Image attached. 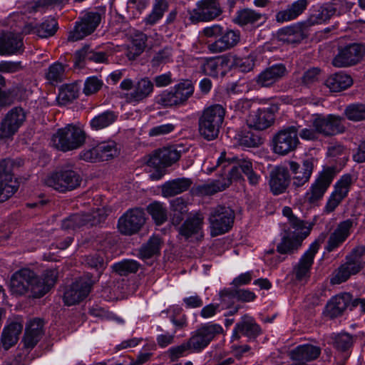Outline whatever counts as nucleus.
Here are the masks:
<instances>
[{"label": "nucleus", "instance_id": "9d476101", "mask_svg": "<svg viewBox=\"0 0 365 365\" xmlns=\"http://www.w3.org/2000/svg\"><path fill=\"white\" fill-rule=\"evenodd\" d=\"M365 48L362 44L353 43L339 48L338 53L332 60L336 68L348 67L359 63L363 58Z\"/></svg>", "mask_w": 365, "mask_h": 365}, {"label": "nucleus", "instance_id": "f257e3e1", "mask_svg": "<svg viewBox=\"0 0 365 365\" xmlns=\"http://www.w3.org/2000/svg\"><path fill=\"white\" fill-rule=\"evenodd\" d=\"M282 214L287 217L284 228L285 235L277 246V251L282 255H292L299 250L302 241L309 235L312 226L300 220L289 207L282 209Z\"/></svg>", "mask_w": 365, "mask_h": 365}, {"label": "nucleus", "instance_id": "4d7b16f0", "mask_svg": "<svg viewBox=\"0 0 365 365\" xmlns=\"http://www.w3.org/2000/svg\"><path fill=\"white\" fill-rule=\"evenodd\" d=\"M139 267L140 264L134 259H124L112 265L113 270L120 276L136 273Z\"/></svg>", "mask_w": 365, "mask_h": 365}, {"label": "nucleus", "instance_id": "ea45409f", "mask_svg": "<svg viewBox=\"0 0 365 365\" xmlns=\"http://www.w3.org/2000/svg\"><path fill=\"white\" fill-rule=\"evenodd\" d=\"M43 322L35 319L29 322L26 329L24 344L26 348H34L43 334Z\"/></svg>", "mask_w": 365, "mask_h": 365}, {"label": "nucleus", "instance_id": "c85d7f7f", "mask_svg": "<svg viewBox=\"0 0 365 365\" xmlns=\"http://www.w3.org/2000/svg\"><path fill=\"white\" fill-rule=\"evenodd\" d=\"M240 333L249 338L255 339L260 334L261 329L252 317L245 315L241 322L236 324L232 331V339H239Z\"/></svg>", "mask_w": 365, "mask_h": 365}, {"label": "nucleus", "instance_id": "473e14b6", "mask_svg": "<svg viewBox=\"0 0 365 365\" xmlns=\"http://www.w3.org/2000/svg\"><path fill=\"white\" fill-rule=\"evenodd\" d=\"M320 354L321 349L319 346L306 344L299 345L292 349L290 352V357L294 361L305 364L306 362L317 359Z\"/></svg>", "mask_w": 365, "mask_h": 365}, {"label": "nucleus", "instance_id": "423d86ee", "mask_svg": "<svg viewBox=\"0 0 365 365\" xmlns=\"http://www.w3.org/2000/svg\"><path fill=\"white\" fill-rule=\"evenodd\" d=\"M103 14L101 10L86 12L69 32L68 40L77 41L91 34L100 24Z\"/></svg>", "mask_w": 365, "mask_h": 365}, {"label": "nucleus", "instance_id": "412c9836", "mask_svg": "<svg viewBox=\"0 0 365 365\" xmlns=\"http://www.w3.org/2000/svg\"><path fill=\"white\" fill-rule=\"evenodd\" d=\"M351 182V175H344L341 178L335 185L334 191L330 195L324 206V213L329 214L336 208L342 200L347 195Z\"/></svg>", "mask_w": 365, "mask_h": 365}, {"label": "nucleus", "instance_id": "864d4df0", "mask_svg": "<svg viewBox=\"0 0 365 365\" xmlns=\"http://www.w3.org/2000/svg\"><path fill=\"white\" fill-rule=\"evenodd\" d=\"M78 87L76 84H66L61 87L57 97L58 103L65 106L71 103L78 96Z\"/></svg>", "mask_w": 365, "mask_h": 365}, {"label": "nucleus", "instance_id": "680f3d73", "mask_svg": "<svg viewBox=\"0 0 365 365\" xmlns=\"http://www.w3.org/2000/svg\"><path fill=\"white\" fill-rule=\"evenodd\" d=\"M170 210L174 212L176 221L180 222L187 211V204L182 197H177L170 201Z\"/></svg>", "mask_w": 365, "mask_h": 365}, {"label": "nucleus", "instance_id": "c9c22d12", "mask_svg": "<svg viewBox=\"0 0 365 365\" xmlns=\"http://www.w3.org/2000/svg\"><path fill=\"white\" fill-rule=\"evenodd\" d=\"M192 180L187 178H180L165 182L161 186V194L164 197H171L189 190Z\"/></svg>", "mask_w": 365, "mask_h": 365}, {"label": "nucleus", "instance_id": "69168bd1", "mask_svg": "<svg viewBox=\"0 0 365 365\" xmlns=\"http://www.w3.org/2000/svg\"><path fill=\"white\" fill-rule=\"evenodd\" d=\"M353 344L352 336L347 333H341L335 336L334 346L340 351H346Z\"/></svg>", "mask_w": 365, "mask_h": 365}, {"label": "nucleus", "instance_id": "cd10ccee", "mask_svg": "<svg viewBox=\"0 0 365 365\" xmlns=\"http://www.w3.org/2000/svg\"><path fill=\"white\" fill-rule=\"evenodd\" d=\"M307 6V0H297L287 5L286 9L277 12L275 21L279 24L294 21L304 13Z\"/></svg>", "mask_w": 365, "mask_h": 365}, {"label": "nucleus", "instance_id": "a878e982", "mask_svg": "<svg viewBox=\"0 0 365 365\" xmlns=\"http://www.w3.org/2000/svg\"><path fill=\"white\" fill-rule=\"evenodd\" d=\"M287 73L282 63L274 64L262 71L257 77L256 83L261 87H270L279 81Z\"/></svg>", "mask_w": 365, "mask_h": 365}, {"label": "nucleus", "instance_id": "4be33fe9", "mask_svg": "<svg viewBox=\"0 0 365 365\" xmlns=\"http://www.w3.org/2000/svg\"><path fill=\"white\" fill-rule=\"evenodd\" d=\"M289 165L293 175L292 185L295 187H299L309 181L313 172L314 159L308 158L303 160L302 165L294 161H290Z\"/></svg>", "mask_w": 365, "mask_h": 365}, {"label": "nucleus", "instance_id": "8fccbe9b", "mask_svg": "<svg viewBox=\"0 0 365 365\" xmlns=\"http://www.w3.org/2000/svg\"><path fill=\"white\" fill-rule=\"evenodd\" d=\"M147 211L157 225H163L168 220V210L163 202H151L148 205Z\"/></svg>", "mask_w": 365, "mask_h": 365}, {"label": "nucleus", "instance_id": "3c124183", "mask_svg": "<svg viewBox=\"0 0 365 365\" xmlns=\"http://www.w3.org/2000/svg\"><path fill=\"white\" fill-rule=\"evenodd\" d=\"M262 16V14L256 12L254 10L245 9L240 10L236 13L232 21L240 26L255 24L257 23Z\"/></svg>", "mask_w": 365, "mask_h": 365}, {"label": "nucleus", "instance_id": "f704fd0d", "mask_svg": "<svg viewBox=\"0 0 365 365\" xmlns=\"http://www.w3.org/2000/svg\"><path fill=\"white\" fill-rule=\"evenodd\" d=\"M22 329L23 325L19 322H11L6 326L0 338V347L7 351L16 345Z\"/></svg>", "mask_w": 365, "mask_h": 365}, {"label": "nucleus", "instance_id": "e2e57ef3", "mask_svg": "<svg viewBox=\"0 0 365 365\" xmlns=\"http://www.w3.org/2000/svg\"><path fill=\"white\" fill-rule=\"evenodd\" d=\"M189 352H192V348L187 341L168 350V354L171 361H177L179 358L186 356Z\"/></svg>", "mask_w": 365, "mask_h": 365}, {"label": "nucleus", "instance_id": "dca6fc26", "mask_svg": "<svg viewBox=\"0 0 365 365\" xmlns=\"http://www.w3.org/2000/svg\"><path fill=\"white\" fill-rule=\"evenodd\" d=\"M334 178L333 172L327 169L322 172L304 195V200L309 204H316L320 201Z\"/></svg>", "mask_w": 365, "mask_h": 365}, {"label": "nucleus", "instance_id": "a211bd4d", "mask_svg": "<svg viewBox=\"0 0 365 365\" xmlns=\"http://www.w3.org/2000/svg\"><path fill=\"white\" fill-rule=\"evenodd\" d=\"M221 13L218 0H201L191 13L190 19L192 23L207 21L217 17Z\"/></svg>", "mask_w": 365, "mask_h": 365}, {"label": "nucleus", "instance_id": "ddd939ff", "mask_svg": "<svg viewBox=\"0 0 365 365\" xmlns=\"http://www.w3.org/2000/svg\"><path fill=\"white\" fill-rule=\"evenodd\" d=\"M14 164L9 158L0 160V202L7 200L17 190L16 182H13Z\"/></svg>", "mask_w": 365, "mask_h": 365}, {"label": "nucleus", "instance_id": "7c9ffc66", "mask_svg": "<svg viewBox=\"0 0 365 365\" xmlns=\"http://www.w3.org/2000/svg\"><path fill=\"white\" fill-rule=\"evenodd\" d=\"M352 296L349 293H343L331 299L326 306V313L331 318H335L348 308H351Z\"/></svg>", "mask_w": 365, "mask_h": 365}, {"label": "nucleus", "instance_id": "774afa93", "mask_svg": "<svg viewBox=\"0 0 365 365\" xmlns=\"http://www.w3.org/2000/svg\"><path fill=\"white\" fill-rule=\"evenodd\" d=\"M321 70L312 68L304 72L302 77V83L305 86H311L319 80Z\"/></svg>", "mask_w": 365, "mask_h": 365}, {"label": "nucleus", "instance_id": "bf43d9fd", "mask_svg": "<svg viewBox=\"0 0 365 365\" xmlns=\"http://www.w3.org/2000/svg\"><path fill=\"white\" fill-rule=\"evenodd\" d=\"M154 101L155 104L165 108L179 107L172 88L164 90L156 95Z\"/></svg>", "mask_w": 365, "mask_h": 365}, {"label": "nucleus", "instance_id": "4c0bfd02", "mask_svg": "<svg viewBox=\"0 0 365 365\" xmlns=\"http://www.w3.org/2000/svg\"><path fill=\"white\" fill-rule=\"evenodd\" d=\"M336 6V3L323 4L315 14H312L310 19L306 21L309 22L311 26L314 24L324 23L329 21L336 13L341 14L345 11L344 9H339Z\"/></svg>", "mask_w": 365, "mask_h": 365}, {"label": "nucleus", "instance_id": "0e129e2a", "mask_svg": "<svg viewBox=\"0 0 365 365\" xmlns=\"http://www.w3.org/2000/svg\"><path fill=\"white\" fill-rule=\"evenodd\" d=\"M103 83L101 79L96 76H91L86 78L84 83L83 93L90 96L98 92L102 87Z\"/></svg>", "mask_w": 365, "mask_h": 365}, {"label": "nucleus", "instance_id": "338daca9", "mask_svg": "<svg viewBox=\"0 0 365 365\" xmlns=\"http://www.w3.org/2000/svg\"><path fill=\"white\" fill-rule=\"evenodd\" d=\"M172 58V51L170 48L165 47L157 52L151 60L153 66L157 67L162 64L170 62Z\"/></svg>", "mask_w": 365, "mask_h": 365}, {"label": "nucleus", "instance_id": "c03bdc74", "mask_svg": "<svg viewBox=\"0 0 365 365\" xmlns=\"http://www.w3.org/2000/svg\"><path fill=\"white\" fill-rule=\"evenodd\" d=\"M171 88L179 106L184 105L194 92V86L189 80L183 81Z\"/></svg>", "mask_w": 365, "mask_h": 365}, {"label": "nucleus", "instance_id": "052dcab7", "mask_svg": "<svg viewBox=\"0 0 365 365\" xmlns=\"http://www.w3.org/2000/svg\"><path fill=\"white\" fill-rule=\"evenodd\" d=\"M344 113L350 120H365V103L350 104L346 108Z\"/></svg>", "mask_w": 365, "mask_h": 365}, {"label": "nucleus", "instance_id": "603ef678", "mask_svg": "<svg viewBox=\"0 0 365 365\" xmlns=\"http://www.w3.org/2000/svg\"><path fill=\"white\" fill-rule=\"evenodd\" d=\"M147 39V36L142 32L135 35L132 43L128 49L127 56L129 59H135L143 52Z\"/></svg>", "mask_w": 365, "mask_h": 365}, {"label": "nucleus", "instance_id": "393cba45", "mask_svg": "<svg viewBox=\"0 0 365 365\" xmlns=\"http://www.w3.org/2000/svg\"><path fill=\"white\" fill-rule=\"evenodd\" d=\"M203 217L200 213L189 216L179 227V235L185 240L192 238L198 239L202 236Z\"/></svg>", "mask_w": 365, "mask_h": 365}, {"label": "nucleus", "instance_id": "6e6552de", "mask_svg": "<svg viewBox=\"0 0 365 365\" xmlns=\"http://www.w3.org/2000/svg\"><path fill=\"white\" fill-rule=\"evenodd\" d=\"M230 167H231L230 170V185L232 181L239 182L241 184L242 173L247 175L251 185H256L259 182L260 176L253 171L252 163L244 155L230 157Z\"/></svg>", "mask_w": 365, "mask_h": 365}, {"label": "nucleus", "instance_id": "09e8293b", "mask_svg": "<svg viewBox=\"0 0 365 365\" xmlns=\"http://www.w3.org/2000/svg\"><path fill=\"white\" fill-rule=\"evenodd\" d=\"M162 240L158 236H153L149 240L141 246L139 255L143 259H150L160 254Z\"/></svg>", "mask_w": 365, "mask_h": 365}, {"label": "nucleus", "instance_id": "0eeeda50", "mask_svg": "<svg viewBox=\"0 0 365 365\" xmlns=\"http://www.w3.org/2000/svg\"><path fill=\"white\" fill-rule=\"evenodd\" d=\"M222 327L217 324L206 323L191 333L187 340L192 352L199 353L205 349L216 335L222 333Z\"/></svg>", "mask_w": 365, "mask_h": 365}, {"label": "nucleus", "instance_id": "f8f14e48", "mask_svg": "<svg viewBox=\"0 0 365 365\" xmlns=\"http://www.w3.org/2000/svg\"><path fill=\"white\" fill-rule=\"evenodd\" d=\"M37 284L36 275L31 269L24 268L16 271L10 281L11 291L17 295H23L31 292L34 297V287Z\"/></svg>", "mask_w": 365, "mask_h": 365}, {"label": "nucleus", "instance_id": "de8ad7c7", "mask_svg": "<svg viewBox=\"0 0 365 365\" xmlns=\"http://www.w3.org/2000/svg\"><path fill=\"white\" fill-rule=\"evenodd\" d=\"M23 46L20 36L9 35L4 39H0V54L11 55L18 52Z\"/></svg>", "mask_w": 365, "mask_h": 365}, {"label": "nucleus", "instance_id": "c756f323", "mask_svg": "<svg viewBox=\"0 0 365 365\" xmlns=\"http://www.w3.org/2000/svg\"><path fill=\"white\" fill-rule=\"evenodd\" d=\"M210 222L212 235L217 236L228 230V213L227 208L222 206L217 207L210 214Z\"/></svg>", "mask_w": 365, "mask_h": 365}, {"label": "nucleus", "instance_id": "58836bf2", "mask_svg": "<svg viewBox=\"0 0 365 365\" xmlns=\"http://www.w3.org/2000/svg\"><path fill=\"white\" fill-rule=\"evenodd\" d=\"M57 279V271L55 269L46 270L42 277L36 276L37 284L33 287L34 298H39L46 294L53 287Z\"/></svg>", "mask_w": 365, "mask_h": 365}, {"label": "nucleus", "instance_id": "b1692460", "mask_svg": "<svg viewBox=\"0 0 365 365\" xmlns=\"http://www.w3.org/2000/svg\"><path fill=\"white\" fill-rule=\"evenodd\" d=\"M180 152L174 146L163 148L156 150L148 160V165L154 168H166L177 162Z\"/></svg>", "mask_w": 365, "mask_h": 365}, {"label": "nucleus", "instance_id": "37998d69", "mask_svg": "<svg viewBox=\"0 0 365 365\" xmlns=\"http://www.w3.org/2000/svg\"><path fill=\"white\" fill-rule=\"evenodd\" d=\"M222 180H214L211 182L198 185L196 192L200 195H212L225 189L228 174L224 171L221 174Z\"/></svg>", "mask_w": 365, "mask_h": 365}, {"label": "nucleus", "instance_id": "7ed1b4c3", "mask_svg": "<svg viewBox=\"0 0 365 365\" xmlns=\"http://www.w3.org/2000/svg\"><path fill=\"white\" fill-rule=\"evenodd\" d=\"M225 113V108L219 104L204 110L199 119V132L205 139L212 140L217 138Z\"/></svg>", "mask_w": 365, "mask_h": 365}, {"label": "nucleus", "instance_id": "1a4fd4ad", "mask_svg": "<svg viewBox=\"0 0 365 365\" xmlns=\"http://www.w3.org/2000/svg\"><path fill=\"white\" fill-rule=\"evenodd\" d=\"M300 126L291 125L280 130L273 138L276 153L286 155L295 150L299 143L298 129Z\"/></svg>", "mask_w": 365, "mask_h": 365}, {"label": "nucleus", "instance_id": "5701e85b", "mask_svg": "<svg viewBox=\"0 0 365 365\" xmlns=\"http://www.w3.org/2000/svg\"><path fill=\"white\" fill-rule=\"evenodd\" d=\"M354 224V221L352 219L340 222L334 232L331 233L325 247L326 250L330 252L341 246L350 235Z\"/></svg>", "mask_w": 365, "mask_h": 365}, {"label": "nucleus", "instance_id": "e433bc0d", "mask_svg": "<svg viewBox=\"0 0 365 365\" xmlns=\"http://www.w3.org/2000/svg\"><path fill=\"white\" fill-rule=\"evenodd\" d=\"M153 83L148 77L142 78L135 84L133 91L127 94V101L138 103L143 101L153 92Z\"/></svg>", "mask_w": 365, "mask_h": 365}, {"label": "nucleus", "instance_id": "5fc2aeb1", "mask_svg": "<svg viewBox=\"0 0 365 365\" xmlns=\"http://www.w3.org/2000/svg\"><path fill=\"white\" fill-rule=\"evenodd\" d=\"M64 78L65 66L59 62L51 64L46 72V78L51 85L62 82Z\"/></svg>", "mask_w": 365, "mask_h": 365}, {"label": "nucleus", "instance_id": "79ce46f5", "mask_svg": "<svg viewBox=\"0 0 365 365\" xmlns=\"http://www.w3.org/2000/svg\"><path fill=\"white\" fill-rule=\"evenodd\" d=\"M233 146L255 148L262 144L260 136L250 131L240 130L233 137Z\"/></svg>", "mask_w": 365, "mask_h": 365}, {"label": "nucleus", "instance_id": "bb28decb", "mask_svg": "<svg viewBox=\"0 0 365 365\" xmlns=\"http://www.w3.org/2000/svg\"><path fill=\"white\" fill-rule=\"evenodd\" d=\"M269 186L274 195L283 193L290 182V175L287 168L277 166L270 172Z\"/></svg>", "mask_w": 365, "mask_h": 365}, {"label": "nucleus", "instance_id": "aec40b11", "mask_svg": "<svg viewBox=\"0 0 365 365\" xmlns=\"http://www.w3.org/2000/svg\"><path fill=\"white\" fill-rule=\"evenodd\" d=\"M313 126L318 133L325 136L334 135L343 133L345 130L342 124V118L334 115L316 118L313 121Z\"/></svg>", "mask_w": 365, "mask_h": 365}, {"label": "nucleus", "instance_id": "a19ab883", "mask_svg": "<svg viewBox=\"0 0 365 365\" xmlns=\"http://www.w3.org/2000/svg\"><path fill=\"white\" fill-rule=\"evenodd\" d=\"M352 78L344 72H337L331 75L325 81V85L332 92H339L351 86Z\"/></svg>", "mask_w": 365, "mask_h": 365}, {"label": "nucleus", "instance_id": "39448f33", "mask_svg": "<svg viewBox=\"0 0 365 365\" xmlns=\"http://www.w3.org/2000/svg\"><path fill=\"white\" fill-rule=\"evenodd\" d=\"M80 175L72 170H61L51 173L44 179V183L60 192L73 190L81 182Z\"/></svg>", "mask_w": 365, "mask_h": 365}, {"label": "nucleus", "instance_id": "49530a36", "mask_svg": "<svg viewBox=\"0 0 365 365\" xmlns=\"http://www.w3.org/2000/svg\"><path fill=\"white\" fill-rule=\"evenodd\" d=\"M118 119V114L113 110H106L95 116L90 122L93 130H99L106 128Z\"/></svg>", "mask_w": 365, "mask_h": 365}, {"label": "nucleus", "instance_id": "f03ea898", "mask_svg": "<svg viewBox=\"0 0 365 365\" xmlns=\"http://www.w3.org/2000/svg\"><path fill=\"white\" fill-rule=\"evenodd\" d=\"M86 133L81 127L68 124L58 129L53 135L51 142L56 149L66 152L81 147L86 141Z\"/></svg>", "mask_w": 365, "mask_h": 365}, {"label": "nucleus", "instance_id": "20e7f679", "mask_svg": "<svg viewBox=\"0 0 365 365\" xmlns=\"http://www.w3.org/2000/svg\"><path fill=\"white\" fill-rule=\"evenodd\" d=\"M365 252L364 247H357L346 257V262L335 270L331 282L339 284L346 282L351 275L356 274L364 267L362 256Z\"/></svg>", "mask_w": 365, "mask_h": 365}, {"label": "nucleus", "instance_id": "f3484780", "mask_svg": "<svg viewBox=\"0 0 365 365\" xmlns=\"http://www.w3.org/2000/svg\"><path fill=\"white\" fill-rule=\"evenodd\" d=\"M26 120V113L20 107L10 110L0 123V139L13 136Z\"/></svg>", "mask_w": 365, "mask_h": 365}, {"label": "nucleus", "instance_id": "13d9d810", "mask_svg": "<svg viewBox=\"0 0 365 365\" xmlns=\"http://www.w3.org/2000/svg\"><path fill=\"white\" fill-rule=\"evenodd\" d=\"M58 29V23L54 19H48L34 28V32L41 38L53 36Z\"/></svg>", "mask_w": 365, "mask_h": 365}, {"label": "nucleus", "instance_id": "9b49d317", "mask_svg": "<svg viewBox=\"0 0 365 365\" xmlns=\"http://www.w3.org/2000/svg\"><path fill=\"white\" fill-rule=\"evenodd\" d=\"M325 239V235H322L312 242L309 249L299 259L298 263L293 268V273L298 281H307L310 277V269L314 262V258L317 253L320 242Z\"/></svg>", "mask_w": 365, "mask_h": 365}, {"label": "nucleus", "instance_id": "6e6d98bb", "mask_svg": "<svg viewBox=\"0 0 365 365\" xmlns=\"http://www.w3.org/2000/svg\"><path fill=\"white\" fill-rule=\"evenodd\" d=\"M101 161L109 160L118 155L119 150L115 142L113 140L103 142L97 145Z\"/></svg>", "mask_w": 365, "mask_h": 365}, {"label": "nucleus", "instance_id": "2eb2a0df", "mask_svg": "<svg viewBox=\"0 0 365 365\" xmlns=\"http://www.w3.org/2000/svg\"><path fill=\"white\" fill-rule=\"evenodd\" d=\"M145 215L142 208L128 210L118 220V226L120 232L126 235L138 232L145 222Z\"/></svg>", "mask_w": 365, "mask_h": 365}, {"label": "nucleus", "instance_id": "6ab92c4d", "mask_svg": "<svg viewBox=\"0 0 365 365\" xmlns=\"http://www.w3.org/2000/svg\"><path fill=\"white\" fill-rule=\"evenodd\" d=\"M309 27V22H297L279 29L277 38L284 43H299L307 36Z\"/></svg>", "mask_w": 365, "mask_h": 365}, {"label": "nucleus", "instance_id": "72a5a7b5", "mask_svg": "<svg viewBox=\"0 0 365 365\" xmlns=\"http://www.w3.org/2000/svg\"><path fill=\"white\" fill-rule=\"evenodd\" d=\"M274 121V115L269 109L253 111L247 120L250 128L262 130L269 128Z\"/></svg>", "mask_w": 365, "mask_h": 365}, {"label": "nucleus", "instance_id": "a18cd8bd", "mask_svg": "<svg viewBox=\"0 0 365 365\" xmlns=\"http://www.w3.org/2000/svg\"><path fill=\"white\" fill-rule=\"evenodd\" d=\"M168 6V0H154L151 12L143 20L145 24L153 26L157 24L163 18Z\"/></svg>", "mask_w": 365, "mask_h": 365}, {"label": "nucleus", "instance_id": "4468645a", "mask_svg": "<svg viewBox=\"0 0 365 365\" xmlns=\"http://www.w3.org/2000/svg\"><path fill=\"white\" fill-rule=\"evenodd\" d=\"M93 282L81 277L65 289L63 300L66 305L72 306L86 299L91 290Z\"/></svg>", "mask_w": 365, "mask_h": 365}, {"label": "nucleus", "instance_id": "2f4dec72", "mask_svg": "<svg viewBox=\"0 0 365 365\" xmlns=\"http://www.w3.org/2000/svg\"><path fill=\"white\" fill-rule=\"evenodd\" d=\"M98 222L99 220L96 219L95 214L78 213L64 219L61 227L65 230H75L85 225H96Z\"/></svg>", "mask_w": 365, "mask_h": 365}]
</instances>
